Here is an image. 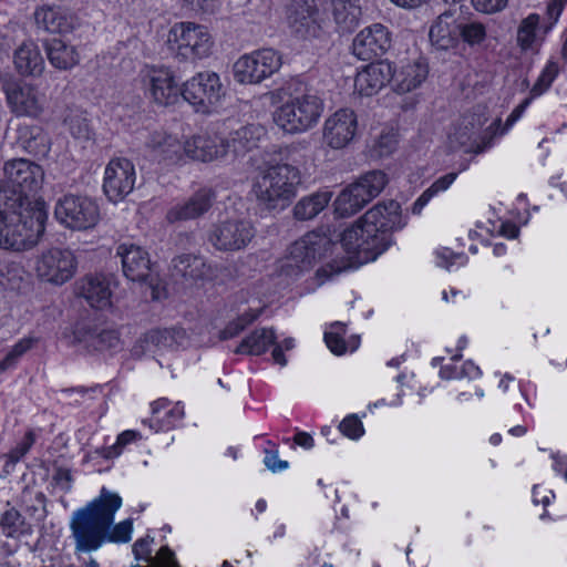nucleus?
I'll use <instances>...</instances> for the list:
<instances>
[{"label":"nucleus","instance_id":"61","mask_svg":"<svg viewBox=\"0 0 567 567\" xmlns=\"http://www.w3.org/2000/svg\"><path fill=\"white\" fill-rule=\"evenodd\" d=\"M462 378L476 379L482 375L481 369L473 361H465L461 367Z\"/></svg>","mask_w":567,"mask_h":567},{"label":"nucleus","instance_id":"24","mask_svg":"<svg viewBox=\"0 0 567 567\" xmlns=\"http://www.w3.org/2000/svg\"><path fill=\"white\" fill-rule=\"evenodd\" d=\"M266 136V130L260 124H248L231 132L229 137L224 138L226 155L244 156L258 147L259 142Z\"/></svg>","mask_w":567,"mask_h":567},{"label":"nucleus","instance_id":"54","mask_svg":"<svg viewBox=\"0 0 567 567\" xmlns=\"http://www.w3.org/2000/svg\"><path fill=\"white\" fill-rule=\"evenodd\" d=\"M508 0H472L474 8L484 13H494L503 10Z\"/></svg>","mask_w":567,"mask_h":567},{"label":"nucleus","instance_id":"39","mask_svg":"<svg viewBox=\"0 0 567 567\" xmlns=\"http://www.w3.org/2000/svg\"><path fill=\"white\" fill-rule=\"evenodd\" d=\"M174 340L173 331L168 329H153L146 332L133 348L135 355H142L146 351H151V347L167 348Z\"/></svg>","mask_w":567,"mask_h":567},{"label":"nucleus","instance_id":"11","mask_svg":"<svg viewBox=\"0 0 567 567\" xmlns=\"http://www.w3.org/2000/svg\"><path fill=\"white\" fill-rule=\"evenodd\" d=\"M256 236V228L247 218H226L212 225L208 241L219 251H238Z\"/></svg>","mask_w":567,"mask_h":567},{"label":"nucleus","instance_id":"3","mask_svg":"<svg viewBox=\"0 0 567 567\" xmlns=\"http://www.w3.org/2000/svg\"><path fill=\"white\" fill-rule=\"evenodd\" d=\"M306 148L305 142L280 146L277 152L279 163L269 165L256 176L251 193L260 209L280 212L291 204L301 184V173L295 164Z\"/></svg>","mask_w":567,"mask_h":567},{"label":"nucleus","instance_id":"56","mask_svg":"<svg viewBox=\"0 0 567 567\" xmlns=\"http://www.w3.org/2000/svg\"><path fill=\"white\" fill-rule=\"evenodd\" d=\"M52 480L63 492H69L71 489L72 475L69 470L59 467L53 474Z\"/></svg>","mask_w":567,"mask_h":567},{"label":"nucleus","instance_id":"9","mask_svg":"<svg viewBox=\"0 0 567 567\" xmlns=\"http://www.w3.org/2000/svg\"><path fill=\"white\" fill-rule=\"evenodd\" d=\"M181 95L196 112L209 114L224 96V86L216 72H199L183 84Z\"/></svg>","mask_w":567,"mask_h":567},{"label":"nucleus","instance_id":"15","mask_svg":"<svg viewBox=\"0 0 567 567\" xmlns=\"http://www.w3.org/2000/svg\"><path fill=\"white\" fill-rule=\"evenodd\" d=\"M135 182L134 164L125 157H115L105 167L103 190L109 200L117 203L132 193Z\"/></svg>","mask_w":567,"mask_h":567},{"label":"nucleus","instance_id":"1","mask_svg":"<svg viewBox=\"0 0 567 567\" xmlns=\"http://www.w3.org/2000/svg\"><path fill=\"white\" fill-rule=\"evenodd\" d=\"M0 181V248L23 251L33 248L45 229L43 205L31 204L29 195L43 183L44 172L34 162L16 158L3 166Z\"/></svg>","mask_w":567,"mask_h":567},{"label":"nucleus","instance_id":"16","mask_svg":"<svg viewBox=\"0 0 567 567\" xmlns=\"http://www.w3.org/2000/svg\"><path fill=\"white\" fill-rule=\"evenodd\" d=\"M146 94L158 105L175 104L181 95L173 71L166 66H146L142 75Z\"/></svg>","mask_w":567,"mask_h":567},{"label":"nucleus","instance_id":"13","mask_svg":"<svg viewBox=\"0 0 567 567\" xmlns=\"http://www.w3.org/2000/svg\"><path fill=\"white\" fill-rule=\"evenodd\" d=\"M281 66V56L272 49H261L246 54L234 64L236 81L243 84L260 83Z\"/></svg>","mask_w":567,"mask_h":567},{"label":"nucleus","instance_id":"12","mask_svg":"<svg viewBox=\"0 0 567 567\" xmlns=\"http://www.w3.org/2000/svg\"><path fill=\"white\" fill-rule=\"evenodd\" d=\"M78 259L69 248L53 247L43 251L35 264L38 277L60 286L71 280L76 272Z\"/></svg>","mask_w":567,"mask_h":567},{"label":"nucleus","instance_id":"21","mask_svg":"<svg viewBox=\"0 0 567 567\" xmlns=\"http://www.w3.org/2000/svg\"><path fill=\"white\" fill-rule=\"evenodd\" d=\"M216 199V193L212 188H200L187 200L176 204L166 214L169 223L185 221L198 218L206 214Z\"/></svg>","mask_w":567,"mask_h":567},{"label":"nucleus","instance_id":"46","mask_svg":"<svg viewBox=\"0 0 567 567\" xmlns=\"http://www.w3.org/2000/svg\"><path fill=\"white\" fill-rule=\"evenodd\" d=\"M257 317L258 313H252L250 311L240 315L219 331V340L225 341L237 337L247 326L252 323Z\"/></svg>","mask_w":567,"mask_h":567},{"label":"nucleus","instance_id":"8","mask_svg":"<svg viewBox=\"0 0 567 567\" xmlns=\"http://www.w3.org/2000/svg\"><path fill=\"white\" fill-rule=\"evenodd\" d=\"M334 247L336 244L328 236L316 231L307 233L290 246L282 268L287 275H298L309 270L318 260L332 254Z\"/></svg>","mask_w":567,"mask_h":567},{"label":"nucleus","instance_id":"26","mask_svg":"<svg viewBox=\"0 0 567 567\" xmlns=\"http://www.w3.org/2000/svg\"><path fill=\"white\" fill-rule=\"evenodd\" d=\"M184 153L196 161L210 162L226 155L223 137L197 135L184 143Z\"/></svg>","mask_w":567,"mask_h":567},{"label":"nucleus","instance_id":"36","mask_svg":"<svg viewBox=\"0 0 567 567\" xmlns=\"http://www.w3.org/2000/svg\"><path fill=\"white\" fill-rule=\"evenodd\" d=\"M277 340L272 328L255 329L249 336L244 338L235 349L237 354L261 355L275 344Z\"/></svg>","mask_w":567,"mask_h":567},{"label":"nucleus","instance_id":"6","mask_svg":"<svg viewBox=\"0 0 567 567\" xmlns=\"http://www.w3.org/2000/svg\"><path fill=\"white\" fill-rule=\"evenodd\" d=\"M167 42L179 60L190 62L209 56L214 45L205 25L188 21L175 23L168 32Z\"/></svg>","mask_w":567,"mask_h":567},{"label":"nucleus","instance_id":"43","mask_svg":"<svg viewBox=\"0 0 567 567\" xmlns=\"http://www.w3.org/2000/svg\"><path fill=\"white\" fill-rule=\"evenodd\" d=\"M533 99L530 96L526 97L520 104H518L512 113L508 115L505 125L499 130L502 121L501 118H496L486 130V134H493L494 136L504 135L524 114L525 110L528 107Z\"/></svg>","mask_w":567,"mask_h":567},{"label":"nucleus","instance_id":"35","mask_svg":"<svg viewBox=\"0 0 567 567\" xmlns=\"http://www.w3.org/2000/svg\"><path fill=\"white\" fill-rule=\"evenodd\" d=\"M148 146L155 156L175 163L184 154V144L174 135L165 132H155L151 135Z\"/></svg>","mask_w":567,"mask_h":567},{"label":"nucleus","instance_id":"40","mask_svg":"<svg viewBox=\"0 0 567 567\" xmlns=\"http://www.w3.org/2000/svg\"><path fill=\"white\" fill-rule=\"evenodd\" d=\"M538 23L539 16L536 13H530L522 20L517 30V44L523 51L534 50Z\"/></svg>","mask_w":567,"mask_h":567},{"label":"nucleus","instance_id":"47","mask_svg":"<svg viewBox=\"0 0 567 567\" xmlns=\"http://www.w3.org/2000/svg\"><path fill=\"white\" fill-rule=\"evenodd\" d=\"M153 538L146 536L144 538L137 539L133 545V554L136 560H144L151 563L150 567H157V564L161 560V553L164 548H168L167 546H163L155 557H152V548L151 545L153 543Z\"/></svg>","mask_w":567,"mask_h":567},{"label":"nucleus","instance_id":"4","mask_svg":"<svg viewBox=\"0 0 567 567\" xmlns=\"http://www.w3.org/2000/svg\"><path fill=\"white\" fill-rule=\"evenodd\" d=\"M121 505L120 495L103 487L97 498L73 513L70 529L76 553L97 550L105 543L106 532Z\"/></svg>","mask_w":567,"mask_h":567},{"label":"nucleus","instance_id":"19","mask_svg":"<svg viewBox=\"0 0 567 567\" xmlns=\"http://www.w3.org/2000/svg\"><path fill=\"white\" fill-rule=\"evenodd\" d=\"M357 116L352 110L341 109L330 115L323 126V140L334 150L346 147L354 137Z\"/></svg>","mask_w":567,"mask_h":567},{"label":"nucleus","instance_id":"33","mask_svg":"<svg viewBox=\"0 0 567 567\" xmlns=\"http://www.w3.org/2000/svg\"><path fill=\"white\" fill-rule=\"evenodd\" d=\"M79 341L84 342L87 348L97 351L122 349L120 333L115 329H82L76 332Z\"/></svg>","mask_w":567,"mask_h":567},{"label":"nucleus","instance_id":"7","mask_svg":"<svg viewBox=\"0 0 567 567\" xmlns=\"http://www.w3.org/2000/svg\"><path fill=\"white\" fill-rule=\"evenodd\" d=\"M389 179L384 172L375 169L362 174L346 187L334 200L336 213L349 217L380 195Z\"/></svg>","mask_w":567,"mask_h":567},{"label":"nucleus","instance_id":"27","mask_svg":"<svg viewBox=\"0 0 567 567\" xmlns=\"http://www.w3.org/2000/svg\"><path fill=\"white\" fill-rule=\"evenodd\" d=\"M454 14L455 10L452 9L442 12L430 28V41L439 50H449L457 45L458 22Z\"/></svg>","mask_w":567,"mask_h":567},{"label":"nucleus","instance_id":"10","mask_svg":"<svg viewBox=\"0 0 567 567\" xmlns=\"http://www.w3.org/2000/svg\"><path fill=\"white\" fill-rule=\"evenodd\" d=\"M54 216L66 228L86 230L99 223L100 208L87 196L66 194L56 202Z\"/></svg>","mask_w":567,"mask_h":567},{"label":"nucleus","instance_id":"38","mask_svg":"<svg viewBox=\"0 0 567 567\" xmlns=\"http://www.w3.org/2000/svg\"><path fill=\"white\" fill-rule=\"evenodd\" d=\"M0 529L7 538H20L32 534L31 524L14 507H10L1 514Z\"/></svg>","mask_w":567,"mask_h":567},{"label":"nucleus","instance_id":"52","mask_svg":"<svg viewBox=\"0 0 567 567\" xmlns=\"http://www.w3.org/2000/svg\"><path fill=\"white\" fill-rule=\"evenodd\" d=\"M35 442V435L32 431H28L23 437V440L11 451L10 457L14 461H19L23 457L31 446Z\"/></svg>","mask_w":567,"mask_h":567},{"label":"nucleus","instance_id":"51","mask_svg":"<svg viewBox=\"0 0 567 567\" xmlns=\"http://www.w3.org/2000/svg\"><path fill=\"white\" fill-rule=\"evenodd\" d=\"M69 126L71 134L76 138L89 140L91 135V128L85 118L71 117L69 120Z\"/></svg>","mask_w":567,"mask_h":567},{"label":"nucleus","instance_id":"60","mask_svg":"<svg viewBox=\"0 0 567 567\" xmlns=\"http://www.w3.org/2000/svg\"><path fill=\"white\" fill-rule=\"evenodd\" d=\"M458 255H455L452 250L449 248H443L441 250L436 251V264L440 267H444L446 269L450 268V266L453 264V259L458 258Z\"/></svg>","mask_w":567,"mask_h":567},{"label":"nucleus","instance_id":"59","mask_svg":"<svg viewBox=\"0 0 567 567\" xmlns=\"http://www.w3.org/2000/svg\"><path fill=\"white\" fill-rule=\"evenodd\" d=\"M566 3L567 0H550L547 6V16L548 19L553 21V23L558 21V18L560 17Z\"/></svg>","mask_w":567,"mask_h":567},{"label":"nucleus","instance_id":"34","mask_svg":"<svg viewBox=\"0 0 567 567\" xmlns=\"http://www.w3.org/2000/svg\"><path fill=\"white\" fill-rule=\"evenodd\" d=\"M44 47L49 62L58 70H70L80 61L76 48L61 39H52Z\"/></svg>","mask_w":567,"mask_h":567},{"label":"nucleus","instance_id":"63","mask_svg":"<svg viewBox=\"0 0 567 567\" xmlns=\"http://www.w3.org/2000/svg\"><path fill=\"white\" fill-rule=\"evenodd\" d=\"M460 370L461 367L458 368L455 364H446L441 368L440 377L445 380L462 379V372Z\"/></svg>","mask_w":567,"mask_h":567},{"label":"nucleus","instance_id":"28","mask_svg":"<svg viewBox=\"0 0 567 567\" xmlns=\"http://www.w3.org/2000/svg\"><path fill=\"white\" fill-rule=\"evenodd\" d=\"M16 70L23 76H40L45 63L39 47L29 41L23 42L13 55Z\"/></svg>","mask_w":567,"mask_h":567},{"label":"nucleus","instance_id":"48","mask_svg":"<svg viewBox=\"0 0 567 567\" xmlns=\"http://www.w3.org/2000/svg\"><path fill=\"white\" fill-rule=\"evenodd\" d=\"M140 439H141L140 432L134 431V430H126L117 436L116 442L113 445L104 447L102 450L101 455L105 458L116 457L122 453L123 449L127 444L135 442Z\"/></svg>","mask_w":567,"mask_h":567},{"label":"nucleus","instance_id":"37","mask_svg":"<svg viewBox=\"0 0 567 567\" xmlns=\"http://www.w3.org/2000/svg\"><path fill=\"white\" fill-rule=\"evenodd\" d=\"M329 190L318 192L301 198L293 207V215L299 220H309L322 212L331 200Z\"/></svg>","mask_w":567,"mask_h":567},{"label":"nucleus","instance_id":"32","mask_svg":"<svg viewBox=\"0 0 567 567\" xmlns=\"http://www.w3.org/2000/svg\"><path fill=\"white\" fill-rule=\"evenodd\" d=\"M332 17L340 33L352 32L361 18L360 0H332Z\"/></svg>","mask_w":567,"mask_h":567},{"label":"nucleus","instance_id":"29","mask_svg":"<svg viewBox=\"0 0 567 567\" xmlns=\"http://www.w3.org/2000/svg\"><path fill=\"white\" fill-rule=\"evenodd\" d=\"M81 295L96 309L111 306L112 290L110 280L104 275H90L82 280Z\"/></svg>","mask_w":567,"mask_h":567},{"label":"nucleus","instance_id":"31","mask_svg":"<svg viewBox=\"0 0 567 567\" xmlns=\"http://www.w3.org/2000/svg\"><path fill=\"white\" fill-rule=\"evenodd\" d=\"M17 143L29 154L45 157L51 147L50 138L39 125H20L17 130Z\"/></svg>","mask_w":567,"mask_h":567},{"label":"nucleus","instance_id":"2","mask_svg":"<svg viewBox=\"0 0 567 567\" xmlns=\"http://www.w3.org/2000/svg\"><path fill=\"white\" fill-rule=\"evenodd\" d=\"M406 225L399 202H380L340 236L341 246L359 264L374 261L393 244V233Z\"/></svg>","mask_w":567,"mask_h":567},{"label":"nucleus","instance_id":"17","mask_svg":"<svg viewBox=\"0 0 567 567\" xmlns=\"http://www.w3.org/2000/svg\"><path fill=\"white\" fill-rule=\"evenodd\" d=\"M392 47V34L382 23L362 29L353 39L352 51L360 60L369 61L385 54Z\"/></svg>","mask_w":567,"mask_h":567},{"label":"nucleus","instance_id":"55","mask_svg":"<svg viewBox=\"0 0 567 567\" xmlns=\"http://www.w3.org/2000/svg\"><path fill=\"white\" fill-rule=\"evenodd\" d=\"M456 177V173L445 174L444 176L437 178L429 188H426V190L430 192V194L434 197L439 193L446 190L453 184Z\"/></svg>","mask_w":567,"mask_h":567},{"label":"nucleus","instance_id":"53","mask_svg":"<svg viewBox=\"0 0 567 567\" xmlns=\"http://www.w3.org/2000/svg\"><path fill=\"white\" fill-rule=\"evenodd\" d=\"M295 347V340L292 338H286L281 343L275 342L272 349V360L275 363L285 367L287 364V359L284 354V350H291Z\"/></svg>","mask_w":567,"mask_h":567},{"label":"nucleus","instance_id":"44","mask_svg":"<svg viewBox=\"0 0 567 567\" xmlns=\"http://www.w3.org/2000/svg\"><path fill=\"white\" fill-rule=\"evenodd\" d=\"M346 332V326L342 322H333L330 330L324 332V341L330 351L337 355H342L348 348L342 334Z\"/></svg>","mask_w":567,"mask_h":567},{"label":"nucleus","instance_id":"50","mask_svg":"<svg viewBox=\"0 0 567 567\" xmlns=\"http://www.w3.org/2000/svg\"><path fill=\"white\" fill-rule=\"evenodd\" d=\"M133 530V523L131 519H125L116 525L113 528L110 527L109 532H106L105 542L111 543H127L131 540Z\"/></svg>","mask_w":567,"mask_h":567},{"label":"nucleus","instance_id":"45","mask_svg":"<svg viewBox=\"0 0 567 567\" xmlns=\"http://www.w3.org/2000/svg\"><path fill=\"white\" fill-rule=\"evenodd\" d=\"M558 74V64L554 61H548L537 81L530 89L529 96L535 99L545 93L554 82Z\"/></svg>","mask_w":567,"mask_h":567},{"label":"nucleus","instance_id":"30","mask_svg":"<svg viewBox=\"0 0 567 567\" xmlns=\"http://www.w3.org/2000/svg\"><path fill=\"white\" fill-rule=\"evenodd\" d=\"M172 268L174 276L181 277L186 282L205 279L210 272V267L202 256L182 254L173 258Z\"/></svg>","mask_w":567,"mask_h":567},{"label":"nucleus","instance_id":"25","mask_svg":"<svg viewBox=\"0 0 567 567\" xmlns=\"http://www.w3.org/2000/svg\"><path fill=\"white\" fill-rule=\"evenodd\" d=\"M429 66L424 60H416L412 63L393 68L391 83L396 93L404 94L417 89L427 78Z\"/></svg>","mask_w":567,"mask_h":567},{"label":"nucleus","instance_id":"49","mask_svg":"<svg viewBox=\"0 0 567 567\" xmlns=\"http://www.w3.org/2000/svg\"><path fill=\"white\" fill-rule=\"evenodd\" d=\"M339 431L351 440H359L364 434V427L357 414L346 416L339 424Z\"/></svg>","mask_w":567,"mask_h":567},{"label":"nucleus","instance_id":"62","mask_svg":"<svg viewBox=\"0 0 567 567\" xmlns=\"http://www.w3.org/2000/svg\"><path fill=\"white\" fill-rule=\"evenodd\" d=\"M161 560L157 564V567H179L178 563L175 559L174 551L169 548H164L161 553Z\"/></svg>","mask_w":567,"mask_h":567},{"label":"nucleus","instance_id":"64","mask_svg":"<svg viewBox=\"0 0 567 567\" xmlns=\"http://www.w3.org/2000/svg\"><path fill=\"white\" fill-rule=\"evenodd\" d=\"M433 198V196L426 189L417 197V199L413 203L411 212L414 215L421 214L422 209L427 205V203Z\"/></svg>","mask_w":567,"mask_h":567},{"label":"nucleus","instance_id":"23","mask_svg":"<svg viewBox=\"0 0 567 567\" xmlns=\"http://www.w3.org/2000/svg\"><path fill=\"white\" fill-rule=\"evenodd\" d=\"M38 29L48 33H68L74 28L75 18L62 6L42 4L33 12Z\"/></svg>","mask_w":567,"mask_h":567},{"label":"nucleus","instance_id":"20","mask_svg":"<svg viewBox=\"0 0 567 567\" xmlns=\"http://www.w3.org/2000/svg\"><path fill=\"white\" fill-rule=\"evenodd\" d=\"M121 257L123 274L132 281L144 282L152 276L148 252L134 244H121L117 247Z\"/></svg>","mask_w":567,"mask_h":567},{"label":"nucleus","instance_id":"14","mask_svg":"<svg viewBox=\"0 0 567 567\" xmlns=\"http://www.w3.org/2000/svg\"><path fill=\"white\" fill-rule=\"evenodd\" d=\"M8 106L18 117L37 118L45 107V95L38 86L23 82L8 80L2 84Z\"/></svg>","mask_w":567,"mask_h":567},{"label":"nucleus","instance_id":"5","mask_svg":"<svg viewBox=\"0 0 567 567\" xmlns=\"http://www.w3.org/2000/svg\"><path fill=\"white\" fill-rule=\"evenodd\" d=\"M289 99L272 113L275 124L286 133L298 134L312 128L323 112L322 100L306 92L303 83L290 80L284 86Z\"/></svg>","mask_w":567,"mask_h":567},{"label":"nucleus","instance_id":"41","mask_svg":"<svg viewBox=\"0 0 567 567\" xmlns=\"http://www.w3.org/2000/svg\"><path fill=\"white\" fill-rule=\"evenodd\" d=\"M460 39L471 47L481 44L486 39V28L478 21H460L457 41Z\"/></svg>","mask_w":567,"mask_h":567},{"label":"nucleus","instance_id":"22","mask_svg":"<svg viewBox=\"0 0 567 567\" xmlns=\"http://www.w3.org/2000/svg\"><path fill=\"white\" fill-rule=\"evenodd\" d=\"M393 78V65L381 60L367 65L354 79V89L360 95L371 96L378 93Z\"/></svg>","mask_w":567,"mask_h":567},{"label":"nucleus","instance_id":"57","mask_svg":"<svg viewBox=\"0 0 567 567\" xmlns=\"http://www.w3.org/2000/svg\"><path fill=\"white\" fill-rule=\"evenodd\" d=\"M264 462L266 467L274 473L288 468V462L279 460L277 452L267 451Z\"/></svg>","mask_w":567,"mask_h":567},{"label":"nucleus","instance_id":"58","mask_svg":"<svg viewBox=\"0 0 567 567\" xmlns=\"http://www.w3.org/2000/svg\"><path fill=\"white\" fill-rule=\"evenodd\" d=\"M182 6L195 11L213 12L215 0H181Z\"/></svg>","mask_w":567,"mask_h":567},{"label":"nucleus","instance_id":"18","mask_svg":"<svg viewBox=\"0 0 567 567\" xmlns=\"http://www.w3.org/2000/svg\"><path fill=\"white\" fill-rule=\"evenodd\" d=\"M318 17L319 9L315 0H292L287 12L291 34L302 40L319 37L321 25Z\"/></svg>","mask_w":567,"mask_h":567},{"label":"nucleus","instance_id":"42","mask_svg":"<svg viewBox=\"0 0 567 567\" xmlns=\"http://www.w3.org/2000/svg\"><path fill=\"white\" fill-rule=\"evenodd\" d=\"M37 342L38 339L33 337H25L19 340L0 362V370L6 371L16 367L19 359L25 352H28Z\"/></svg>","mask_w":567,"mask_h":567}]
</instances>
